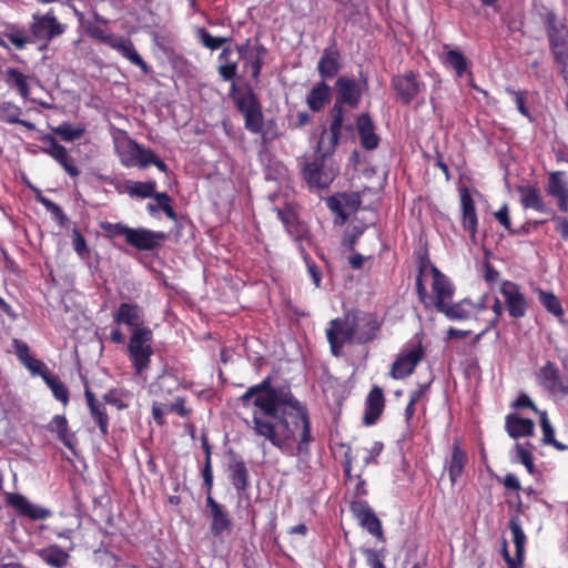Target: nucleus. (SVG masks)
<instances>
[{
    "label": "nucleus",
    "mask_w": 568,
    "mask_h": 568,
    "mask_svg": "<svg viewBox=\"0 0 568 568\" xmlns=\"http://www.w3.org/2000/svg\"><path fill=\"white\" fill-rule=\"evenodd\" d=\"M539 418H540V426H541V432H542V438H541L542 444L550 445L559 452L567 450L568 446L556 439L555 429L548 419L547 412H545V410L540 412Z\"/></svg>",
    "instance_id": "obj_41"
},
{
    "label": "nucleus",
    "mask_w": 568,
    "mask_h": 568,
    "mask_svg": "<svg viewBox=\"0 0 568 568\" xmlns=\"http://www.w3.org/2000/svg\"><path fill=\"white\" fill-rule=\"evenodd\" d=\"M331 88L325 81H320L308 92L306 103L313 112H320L331 101Z\"/></svg>",
    "instance_id": "obj_32"
},
{
    "label": "nucleus",
    "mask_w": 568,
    "mask_h": 568,
    "mask_svg": "<svg viewBox=\"0 0 568 568\" xmlns=\"http://www.w3.org/2000/svg\"><path fill=\"white\" fill-rule=\"evenodd\" d=\"M33 375H39L44 381V376H50L47 365L34 357H31L23 364Z\"/></svg>",
    "instance_id": "obj_61"
},
{
    "label": "nucleus",
    "mask_w": 568,
    "mask_h": 568,
    "mask_svg": "<svg viewBox=\"0 0 568 568\" xmlns=\"http://www.w3.org/2000/svg\"><path fill=\"white\" fill-rule=\"evenodd\" d=\"M352 323L348 311L343 316L333 318L328 322L325 329L326 339L329 345L331 354L334 357H341L345 345L355 344Z\"/></svg>",
    "instance_id": "obj_7"
},
{
    "label": "nucleus",
    "mask_w": 568,
    "mask_h": 568,
    "mask_svg": "<svg viewBox=\"0 0 568 568\" xmlns=\"http://www.w3.org/2000/svg\"><path fill=\"white\" fill-rule=\"evenodd\" d=\"M430 273L433 276L432 288L436 298L435 306L438 310L453 297L454 287L449 280L436 266L430 267Z\"/></svg>",
    "instance_id": "obj_26"
},
{
    "label": "nucleus",
    "mask_w": 568,
    "mask_h": 568,
    "mask_svg": "<svg viewBox=\"0 0 568 568\" xmlns=\"http://www.w3.org/2000/svg\"><path fill=\"white\" fill-rule=\"evenodd\" d=\"M363 528H365L371 535L377 538V540L384 542L385 536L382 527V523L378 517L374 514L367 519H364L359 523Z\"/></svg>",
    "instance_id": "obj_51"
},
{
    "label": "nucleus",
    "mask_w": 568,
    "mask_h": 568,
    "mask_svg": "<svg viewBox=\"0 0 568 568\" xmlns=\"http://www.w3.org/2000/svg\"><path fill=\"white\" fill-rule=\"evenodd\" d=\"M205 505L211 518L210 531L214 537H220L224 532H231L232 520L223 505L217 503L213 496H206Z\"/></svg>",
    "instance_id": "obj_16"
},
{
    "label": "nucleus",
    "mask_w": 568,
    "mask_h": 568,
    "mask_svg": "<svg viewBox=\"0 0 568 568\" xmlns=\"http://www.w3.org/2000/svg\"><path fill=\"white\" fill-rule=\"evenodd\" d=\"M390 84L396 92V99L404 105H408L419 94L423 88V83L417 80L413 71L394 75Z\"/></svg>",
    "instance_id": "obj_13"
},
{
    "label": "nucleus",
    "mask_w": 568,
    "mask_h": 568,
    "mask_svg": "<svg viewBox=\"0 0 568 568\" xmlns=\"http://www.w3.org/2000/svg\"><path fill=\"white\" fill-rule=\"evenodd\" d=\"M536 379L550 396L558 398L568 396V375L564 374L555 362L547 361L536 372Z\"/></svg>",
    "instance_id": "obj_9"
},
{
    "label": "nucleus",
    "mask_w": 568,
    "mask_h": 568,
    "mask_svg": "<svg viewBox=\"0 0 568 568\" xmlns=\"http://www.w3.org/2000/svg\"><path fill=\"white\" fill-rule=\"evenodd\" d=\"M72 245H73L75 253L80 257H83L89 252L87 241H85L84 236L81 234L79 229H73V231H72Z\"/></svg>",
    "instance_id": "obj_62"
},
{
    "label": "nucleus",
    "mask_w": 568,
    "mask_h": 568,
    "mask_svg": "<svg viewBox=\"0 0 568 568\" xmlns=\"http://www.w3.org/2000/svg\"><path fill=\"white\" fill-rule=\"evenodd\" d=\"M378 145L361 144L358 150L353 151L349 162L354 170L365 175H375L379 170H386L389 165V159L378 149Z\"/></svg>",
    "instance_id": "obj_5"
},
{
    "label": "nucleus",
    "mask_w": 568,
    "mask_h": 568,
    "mask_svg": "<svg viewBox=\"0 0 568 568\" xmlns=\"http://www.w3.org/2000/svg\"><path fill=\"white\" fill-rule=\"evenodd\" d=\"M166 410L175 413L182 418H187L192 414V408L186 406V398L178 396L173 403L166 406Z\"/></svg>",
    "instance_id": "obj_58"
},
{
    "label": "nucleus",
    "mask_w": 568,
    "mask_h": 568,
    "mask_svg": "<svg viewBox=\"0 0 568 568\" xmlns=\"http://www.w3.org/2000/svg\"><path fill=\"white\" fill-rule=\"evenodd\" d=\"M336 102L348 105L353 109L357 108L362 94L368 91V77L359 71V80L342 75L335 82Z\"/></svg>",
    "instance_id": "obj_10"
},
{
    "label": "nucleus",
    "mask_w": 568,
    "mask_h": 568,
    "mask_svg": "<svg viewBox=\"0 0 568 568\" xmlns=\"http://www.w3.org/2000/svg\"><path fill=\"white\" fill-rule=\"evenodd\" d=\"M84 396L90 410V416L98 425L101 436L105 438L109 435V415L104 405L95 398L94 394L88 386V382H85L84 385Z\"/></svg>",
    "instance_id": "obj_23"
},
{
    "label": "nucleus",
    "mask_w": 568,
    "mask_h": 568,
    "mask_svg": "<svg viewBox=\"0 0 568 568\" xmlns=\"http://www.w3.org/2000/svg\"><path fill=\"white\" fill-rule=\"evenodd\" d=\"M200 39L204 47L211 50H216L223 44L230 42L232 39L227 37H213L209 31L204 28L200 29Z\"/></svg>",
    "instance_id": "obj_52"
},
{
    "label": "nucleus",
    "mask_w": 568,
    "mask_h": 568,
    "mask_svg": "<svg viewBox=\"0 0 568 568\" xmlns=\"http://www.w3.org/2000/svg\"><path fill=\"white\" fill-rule=\"evenodd\" d=\"M356 345L374 342L382 328V321L375 313L363 312L357 308L348 311Z\"/></svg>",
    "instance_id": "obj_8"
},
{
    "label": "nucleus",
    "mask_w": 568,
    "mask_h": 568,
    "mask_svg": "<svg viewBox=\"0 0 568 568\" xmlns=\"http://www.w3.org/2000/svg\"><path fill=\"white\" fill-rule=\"evenodd\" d=\"M122 395L123 394L121 390L112 388L108 393H105L102 398L105 404L112 405L116 407L119 410H121L128 407V404L124 403Z\"/></svg>",
    "instance_id": "obj_59"
},
{
    "label": "nucleus",
    "mask_w": 568,
    "mask_h": 568,
    "mask_svg": "<svg viewBox=\"0 0 568 568\" xmlns=\"http://www.w3.org/2000/svg\"><path fill=\"white\" fill-rule=\"evenodd\" d=\"M6 82L10 88L17 89L18 93L23 98L28 99L30 95V90L28 85V77L24 75L17 69L9 68L4 72Z\"/></svg>",
    "instance_id": "obj_40"
},
{
    "label": "nucleus",
    "mask_w": 568,
    "mask_h": 568,
    "mask_svg": "<svg viewBox=\"0 0 568 568\" xmlns=\"http://www.w3.org/2000/svg\"><path fill=\"white\" fill-rule=\"evenodd\" d=\"M357 131L361 136V142H378V136L375 134V126L368 113H362L356 120Z\"/></svg>",
    "instance_id": "obj_43"
},
{
    "label": "nucleus",
    "mask_w": 568,
    "mask_h": 568,
    "mask_svg": "<svg viewBox=\"0 0 568 568\" xmlns=\"http://www.w3.org/2000/svg\"><path fill=\"white\" fill-rule=\"evenodd\" d=\"M505 428L509 437L517 439L519 437L534 435L535 424L529 418L509 414L506 416Z\"/></svg>",
    "instance_id": "obj_30"
},
{
    "label": "nucleus",
    "mask_w": 568,
    "mask_h": 568,
    "mask_svg": "<svg viewBox=\"0 0 568 568\" xmlns=\"http://www.w3.org/2000/svg\"><path fill=\"white\" fill-rule=\"evenodd\" d=\"M462 207V225L468 232L470 237H475L477 233L478 219L476 214L475 203L468 189H462L459 192Z\"/></svg>",
    "instance_id": "obj_24"
},
{
    "label": "nucleus",
    "mask_w": 568,
    "mask_h": 568,
    "mask_svg": "<svg viewBox=\"0 0 568 568\" xmlns=\"http://www.w3.org/2000/svg\"><path fill=\"white\" fill-rule=\"evenodd\" d=\"M351 511L359 523L375 514L365 500L352 501Z\"/></svg>",
    "instance_id": "obj_55"
},
{
    "label": "nucleus",
    "mask_w": 568,
    "mask_h": 568,
    "mask_svg": "<svg viewBox=\"0 0 568 568\" xmlns=\"http://www.w3.org/2000/svg\"><path fill=\"white\" fill-rule=\"evenodd\" d=\"M234 103L239 112L244 115L245 128L248 131L253 133L262 132V142H267L270 139L274 138L267 136V132L263 131L262 105L251 87L247 88L244 94H239V97H235Z\"/></svg>",
    "instance_id": "obj_6"
},
{
    "label": "nucleus",
    "mask_w": 568,
    "mask_h": 568,
    "mask_svg": "<svg viewBox=\"0 0 568 568\" xmlns=\"http://www.w3.org/2000/svg\"><path fill=\"white\" fill-rule=\"evenodd\" d=\"M43 152L52 156L72 178L80 174V170L73 156L67 151L63 144H48V148L43 149Z\"/></svg>",
    "instance_id": "obj_29"
},
{
    "label": "nucleus",
    "mask_w": 568,
    "mask_h": 568,
    "mask_svg": "<svg viewBox=\"0 0 568 568\" xmlns=\"http://www.w3.org/2000/svg\"><path fill=\"white\" fill-rule=\"evenodd\" d=\"M113 320L119 325H128L133 328L142 327L143 310L136 303H121L113 315Z\"/></svg>",
    "instance_id": "obj_25"
},
{
    "label": "nucleus",
    "mask_w": 568,
    "mask_h": 568,
    "mask_svg": "<svg viewBox=\"0 0 568 568\" xmlns=\"http://www.w3.org/2000/svg\"><path fill=\"white\" fill-rule=\"evenodd\" d=\"M473 308V303L464 300L455 304L445 303L437 311L444 313L450 320H467L470 317Z\"/></svg>",
    "instance_id": "obj_38"
},
{
    "label": "nucleus",
    "mask_w": 568,
    "mask_h": 568,
    "mask_svg": "<svg viewBox=\"0 0 568 568\" xmlns=\"http://www.w3.org/2000/svg\"><path fill=\"white\" fill-rule=\"evenodd\" d=\"M277 217L284 224L291 235L300 236L304 227L298 221V215L292 204H286L283 209H274Z\"/></svg>",
    "instance_id": "obj_34"
},
{
    "label": "nucleus",
    "mask_w": 568,
    "mask_h": 568,
    "mask_svg": "<svg viewBox=\"0 0 568 568\" xmlns=\"http://www.w3.org/2000/svg\"><path fill=\"white\" fill-rule=\"evenodd\" d=\"M118 51L122 53L131 63L138 65L143 73L148 74L150 72L149 65L141 58V55L136 52L133 43L130 40H120L112 44Z\"/></svg>",
    "instance_id": "obj_37"
},
{
    "label": "nucleus",
    "mask_w": 568,
    "mask_h": 568,
    "mask_svg": "<svg viewBox=\"0 0 568 568\" xmlns=\"http://www.w3.org/2000/svg\"><path fill=\"white\" fill-rule=\"evenodd\" d=\"M546 192L557 202L559 211L568 212V178L564 171L549 173Z\"/></svg>",
    "instance_id": "obj_20"
},
{
    "label": "nucleus",
    "mask_w": 568,
    "mask_h": 568,
    "mask_svg": "<svg viewBox=\"0 0 568 568\" xmlns=\"http://www.w3.org/2000/svg\"><path fill=\"white\" fill-rule=\"evenodd\" d=\"M384 445L381 442H374L369 448L365 449L364 466L377 464V457L382 454Z\"/></svg>",
    "instance_id": "obj_63"
},
{
    "label": "nucleus",
    "mask_w": 568,
    "mask_h": 568,
    "mask_svg": "<svg viewBox=\"0 0 568 568\" xmlns=\"http://www.w3.org/2000/svg\"><path fill=\"white\" fill-rule=\"evenodd\" d=\"M508 528L511 534V539L515 545V556L511 557L508 551V544L506 539L501 541V556L507 564L508 568H521L525 559V548L527 544V536L521 528L519 516H511L508 521Z\"/></svg>",
    "instance_id": "obj_11"
},
{
    "label": "nucleus",
    "mask_w": 568,
    "mask_h": 568,
    "mask_svg": "<svg viewBox=\"0 0 568 568\" xmlns=\"http://www.w3.org/2000/svg\"><path fill=\"white\" fill-rule=\"evenodd\" d=\"M385 408V397L379 386H373L369 390L364 407L363 424L366 426L374 425L382 416Z\"/></svg>",
    "instance_id": "obj_22"
},
{
    "label": "nucleus",
    "mask_w": 568,
    "mask_h": 568,
    "mask_svg": "<svg viewBox=\"0 0 568 568\" xmlns=\"http://www.w3.org/2000/svg\"><path fill=\"white\" fill-rule=\"evenodd\" d=\"M551 221L555 223L556 231L564 241H568V219L551 212Z\"/></svg>",
    "instance_id": "obj_64"
},
{
    "label": "nucleus",
    "mask_w": 568,
    "mask_h": 568,
    "mask_svg": "<svg viewBox=\"0 0 568 568\" xmlns=\"http://www.w3.org/2000/svg\"><path fill=\"white\" fill-rule=\"evenodd\" d=\"M166 239L168 234L161 231L132 227L128 244L139 251H154L161 247Z\"/></svg>",
    "instance_id": "obj_14"
},
{
    "label": "nucleus",
    "mask_w": 568,
    "mask_h": 568,
    "mask_svg": "<svg viewBox=\"0 0 568 568\" xmlns=\"http://www.w3.org/2000/svg\"><path fill=\"white\" fill-rule=\"evenodd\" d=\"M156 189L155 181H146V182H133L132 185L128 186V193L130 196H136L141 199H149L154 195V190Z\"/></svg>",
    "instance_id": "obj_48"
},
{
    "label": "nucleus",
    "mask_w": 568,
    "mask_h": 568,
    "mask_svg": "<svg viewBox=\"0 0 568 568\" xmlns=\"http://www.w3.org/2000/svg\"><path fill=\"white\" fill-rule=\"evenodd\" d=\"M425 349L420 342L403 351L393 362L389 375L394 379H404L413 374L415 367L424 358Z\"/></svg>",
    "instance_id": "obj_12"
},
{
    "label": "nucleus",
    "mask_w": 568,
    "mask_h": 568,
    "mask_svg": "<svg viewBox=\"0 0 568 568\" xmlns=\"http://www.w3.org/2000/svg\"><path fill=\"white\" fill-rule=\"evenodd\" d=\"M344 104L338 103L335 101L332 110H331V142H338L342 138V130L353 133L354 132V125L352 122H348L344 124V119L346 114V110L343 106Z\"/></svg>",
    "instance_id": "obj_31"
},
{
    "label": "nucleus",
    "mask_w": 568,
    "mask_h": 568,
    "mask_svg": "<svg viewBox=\"0 0 568 568\" xmlns=\"http://www.w3.org/2000/svg\"><path fill=\"white\" fill-rule=\"evenodd\" d=\"M30 30L36 39L50 41L52 38L62 34L64 27L50 11L44 16L34 14Z\"/></svg>",
    "instance_id": "obj_17"
},
{
    "label": "nucleus",
    "mask_w": 568,
    "mask_h": 568,
    "mask_svg": "<svg viewBox=\"0 0 568 568\" xmlns=\"http://www.w3.org/2000/svg\"><path fill=\"white\" fill-rule=\"evenodd\" d=\"M500 293L505 298L509 316L524 317L527 311V300L520 292V286L511 281H504L500 285Z\"/></svg>",
    "instance_id": "obj_15"
},
{
    "label": "nucleus",
    "mask_w": 568,
    "mask_h": 568,
    "mask_svg": "<svg viewBox=\"0 0 568 568\" xmlns=\"http://www.w3.org/2000/svg\"><path fill=\"white\" fill-rule=\"evenodd\" d=\"M239 402L252 408L247 426L255 437L290 455H310L314 442L311 415L290 389L274 387L267 376L250 386Z\"/></svg>",
    "instance_id": "obj_1"
},
{
    "label": "nucleus",
    "mask_w": 568,
    "mask_h": 568,
    "mask_svg": "<svg viewBox=\"0 0 568 568\" xmlns=\"http://www.w3.org/2000/svg\"><path fill=\"white\" fill-rule=\"evenodd\" d=\"M539 301L542 306L551 314L556 316L564 315V308L559 298L551 292L539 291Z\"/></svg>",
    "instance_id": "obj_47"
},
{
    "label": "nucleus",
    "mask_w": 568,
    "mask_h": 568,
    "mask_svg": "<svg viewBox=\"0 0 568 568\" xmlns=\"http://www.w3.org/2000/svg\"><path fill=\"white\" fill-rule=\"evenodd\" d=\"M541 21L545 26L549 48L554 60L561 65L560 73L566 77V65L568 62V27L562 19L551 11L546 10L541 14Z\"/></svg>",
    "instance_id": "obj_3"
},
{
    "label": "nucleus",
    "mask_w": 568,
    "mask_h": 568,
    "mask_svg": "<svg viewBox=\"0 0 568 568\" xmlns=\"http://www.w3.org/2000/svg\"><path fill=\"white\" fill-rule=\"evenodd\" d=\"M357 203L358 201L352 200L346 194H342L341 196L333 195L326 200L327 207L337 215L339 219V224H344L348 220V214L346 213L344 206L347 205L355 209Z\"/></svg>",
    "instance_id": "obj_35"
},
{
    "label": "nucleus",
    "mask_w": 568,
    "mask_h": 568,
    "mask_svg": "<svg viewBox=\"0 0 568 568\" xmlns=\"http://www.w3.org/2000/svg\"><path fill=\"white\" fill-rule=\"evenodd\" d=\"M433 265L430 264V261L427 255L419 256L418 258V274L416 276V292L420 300V302L425 303L426 298L428 297L426 285L424 284L423 276L426 274L427 271L430 272V267Z\"/></svg>",
    "instance_id": "obj_44"
},
{
    "label": "nucleus",
    "mask_w": 568,
    "mask_h": 568,
    "mask_svg": "<svg viewBox=\"0 0 568 568\" xmlns=\"http://www.w3.org/2000/svg\"><path fill=\"white\" fill-rule=\"evenodd\" d=\"M497 481L503 484L507 489L516 491V496L513 500H507V504L510 508H515L516 514L514 516H519L523 511V501L520 495L518 494L521 490V485L519 479L515 474H507L506 476L497 477Z\"/></svg>",
    "instance_id": "obj_39"
},
{
    "label": "nucleus",
    "mask_w": 568,
    "mask_h": 568,
    "mask_svg": "<svg viewBox=\"0 0 568 568\" xmlns=\"http://www.w3.org/2000/svg\"><path fill=\"white\" fill-rule=\"evenodd\" d=\"M444 62L453 68L459 78L466 72L468 65L466 57L455 49H450L445 53Z\"/></svg>",
    "instance_id": "obj_45"
},
{
    "label": "nucleus",
    "mask_w": 568,
    "mask_h": 568,
    "mask_svg": "<svg viewBox=\"0 0 568 568\" xmlns=\"http://www.w3.org/2000/svg\"><path fill=\"white\" fill-rule=\"evenodd\" d=\"M517 459L521 463L530 475L535 474V464L532 453L521 444L515 446Z\"/></svg>",
    "instance_id": "obj_54"
},
{
    "label": "nucleus",
    "mask_w": 568,
    "mask_h": 568,
    "mask_svg": "<svg viewBox=\"0 0 568 568\" xmlns=\"http://www.w3.org/2000/svg\"><path fill=\"white\" fill-rule=\"evenodd\" d=\"M47 429L51 433H55L59 440H61L67 447H71L69 423L64 415H54L47 426Z\"/></svg>",
    "instance_id": "obj_42"
},
{
    "label": "nucleus",
    "mask_w": 568,
    "mask_h": 568,
    "mask_svg": "<svg viewBox=\"0 0 568 568\" xmlns=\"http://www.w3.org/2000/svg\"><path fill=\"white\" fill-rule=\"evenodd\" d=\"M467 463L468 457L466 452L462 448L459 443L455 440L452 447L450 458L446 465L452 485L456 484V481L462 477Z\"/></svg>",
    "instance_id": "obj_27"
},
{
    "label": "nucleus",
    "mask_w": 568,
    "mask_h": 568,
    "mask_svg": "<svg viewBox=\"0 0 568 568\" xmlns=\"http://www.w3.org/2000/svg\"><path fill=\"white\" fill-rule=\"evenodd\" d=\"M6 36L18 49H23L27 43L31 42V38L26 34L23 29L12 27Z\"/></svg>",
    "instance_id": "obj_60"
},
{
    "label": "nucleus",
    "mask_w": 568,
    "mask_h": 568,
    "mask_svg": "<svg viewBox=\"0 0 568 568\" xmlns=\"http://www.w3.org/2000/svg\"><path fill=\"white\" fill-rule=\"evenodd\" d=\"M517 192L520 195V203L525 209H534L537 212H549L536 185H518Z\"/></svg>",
    "instance_id": "obj_28"
},
{
    "label": "nucleus",
    "mask_w": 568,
    "mask_h": 568,
    "mask_svg": "<svg viewBox=\"0 0 568 568\" xmlns=\"http://www.w3.org/2000/svg\"><path fill=\"white\" fill-rule=\"evenodd\" d=\"M230 479L237 491H245L248 487V470L244 460H234L230 465Z\"/></svg>",
    "instance_id": "obj_36"
},
{
    "label": "nucleus",
    "mask_w": 568,
    "mask_h": 568,
    "mask_svg": "<svg viewBox=\"0 0 568 568\" xmlns=\"http://www.w3.org/2000/svg\"><path fill=\"white\" fill-rule=\"evenodd\" d=\"M337 144H316L311 154H305L302 164V176L310 189H327L338 174V165L334 160Z\"/></svg>",
    "instance_id": "obj_2"
},
{
    "label": "nucleus",
    "mask_w": 568,
    "mask_h": 568,
    "mask_svg": "<svg viewBox=\"0 0 568 568\" xmlns=\"http://www.w3.org/2000/svg\"><path fill=\"white\" fill-rule=\"evenodd\" d=\"M6 501L9 506L23 517L31 520H44L51 516V511L38 505L31 504L23 495L17 493H9L6 496Z\"/></svg>",
    "instance_id": "obj_19"
},
{
    "label": "nucleus",
    "mask_w": 568,
    "mask_h": 568,
    "mask_svg": "<svg viewBox=\"0 0 568 568\" xmlns=\"http://www.w3.org/2000/svg\"><path fill=\"white\" fill-rule=\"evenodd\" d=\"M55 134H58L62 140L67 142H72L77 139H80L84 132V129L80 126H73L70 123H62L58 128L54 129Z\"/></svg>",
    "instance_id": "obj_50"
},
{
    "label": "nucleus",
    "mask_w": 568,
    "mask_h": 568,
    "mask_svg": "<svg viewBox=\"0 0 568 568\" xmlns=\"http://www.w3.org/2000/svg\"><path fill=\"white\" fill-rule=\"evenodd\" d=\"M102 229L110 235V236H124L125 242L128 243L130 233L132 227H129L128 225L123 223H104L102 224Z\"/></svg>",
    "instance_id": "obj_57"
},
{
    "label": "nucleus",
    "mask_w": 568,
    "mask_h": 568,
    "mask_svg": "<svg viewBox=\"0 0 568 568\" xmlns=\"http://www.w3.org/2000/svg\"><path fill=\"white\" fill-rule=\"evenodd\" d=\"M362 554L365 556L366 564L371 568H386L384 564V549L376 550L371 548L362 549Z\"/></svg>",
    "instance_id": "obj_53"
},
{
    "label": "nucleus",
    "mask_w": 568,
    "mask_h": 568,
    "mask_svg": "<svg viewBox=\"0 0 568 568\" xmlns=\"http://www.w3.org/2000/svg\"><path fill=\"white\" fill-rule=\"evenodd\" d=\"M121 163L126 168L150 165L151 150L142 148L141 144H114Z\"/></svg>",
    "instance_id": "obj_18"
},
{
    "label": "nucleus",
    "mask_w": 568,
    "mask_h": 568,
    "mask_svg": "<svg viewBox=\"0 0 568 568\" xmlns=\"http://www.w3.org/2000/svg\"><path fill=\"white\" fill-rule=\"evenodd\" d=\"M37 201L41 203L47 209V211H49L53 215V217L60 225H64L68 222V216L57 203L52 202L50 199L41 194L37 196Z\"/></svg>",
    "instance_id": "obj_49"
},
{
    "label": "nucleus",
    "mask_w": 568,
    "mask_h": 568,
    "mask_svg": "<svg viewBox=\"0 0 568 568\" xmlns=\"http://www.w3.org/2000/svg\"><path fill=\"white\" fill-rule=\"evenodd\" d=\"M39 558L52 568H64L70 555L58 545H50L38 551Z\"/></svg>",
    "instance_id": "obj_33"
},
{
    "label": "nucleus",
    "mask_w": 568,
    "mask_h": 568,
    "mask_svg": "<svg viewBox=\"0 0 568 568\" xmlns=\"http://www.w3.org/2000/svg\"><path fill=\"white\" fill-rule=\"evenodd\" d=\"M342 68L341 52L336 45V42L323 50L322 57L317 63V71L320 77L323 79H333L336 77Z\"/></svg>",
    "instance_id": "obj_21"
},
{
    "label": "nucleus",
    "mask_w": 568,
    "mask_h": 568,
    "mask_svg": "<svg viewBox=\"0 0 568 568\" xmlns=\"http://www.w3.org/2000/svg\"><path fill=\"white\" fill-rule=\"evenodd\" d=\"M153 333L150 327L142 326L133 328L128 342V357L134 374L144 376L151 366V358L154 354Z\"/></svg>",
    "instance_id": "obj_4"
},
{
    "label": "nucleus",
    "mask_w": 568,
    "mask_h": 568,
    "mask_svg": "<svg viewBox=\"0 0 568 568\" xmlns=\"http://www.w3.org/2000/svg\"><path fill=\"white\" fill-rule=\"evenodd\" d=\"M44 383L51 389L55 399L61 402L63 406H67L69 404V390L64 383L59 379V377L52 375L44 376Z\"/></svg>",
    "instance_id": "obj_46"
},
{
    "label": "nucleus",
    "mask_w": 568,
    "mask_h": 568,
    "mask_svg": "<svg viewBox=\"0 0 568 568\" xmlns=\"http://www.w3.org/2000/svg\"><path fill=\"white\" fill-rule=\"evenodd\" d=\"M21 109L12 103H2L0 105V120L9 123L19 122Z\"/></svg>",
    "instance_id": "obj_56"
}]
</instances>
